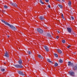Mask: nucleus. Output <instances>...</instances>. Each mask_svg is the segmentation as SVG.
Instances as JSON below:
<instances>
[{"mask_svg": "<svg viewBox=\"0 0 77 77\" xmlns=\"http://www.w3.org/2000/svg\"><path fill=\"white\" fill-rule=\"evenodd\" d=\"M71 18H72V20H74V17H71Z\"/></svg>", "mask_w": 77, "mask_h": 77, "instance_id": "obj_33", "label": "nucleus"}, {"mask_svg": "<svg viewBox=\"0 0 77 77\" xmlns=\"http://www.w3.org/2000/svg\"><path fill=\"white\" fill-rule=\"evenodd\" d=\"M39 18L41 21H42V20H44V17H43L40 16Z\"/></svg>", "mask_w": 77, "mask_h": 77, "instance_id": "obj_11", "label": "nucleus"}, {"mask_svg": "<svg viewBox=\"0 0 77 77\" xmlns=\"http://www.w3.org/2000/svg\"><path fill=\"white\" fill-rule=\"evenodd\" d=\"M4 64H6V63H4Z\"/></svg>", "mask_w": 77, "mask_h": 77, "instance_id": "obj_39", "label": "nucleus"}, {"mask_svg": "<svg viewBox=\"0 0 77 77\" xmlns=\"http://www.w3.org/2000/svg\"><path fill=\"white\" fill-rule=\"evenodd\" d=\"M12 6H14V7H17V5L16 4V3H13L12 4Z\"/></svg>", "mask_w": 77, "mask_h": 77, "instance_id": "obj_13", "label": "nucleus"}, {"mask_svg": "<svg viewBox=\"0 0 77 77\" xmlns=\"http://www.w3.org/2000/svg\"><path fill=\"white\" fill-rule=\"evenodd\" d=\"M68 65L69 66L71 65V66H73V63H71V62L69 61L68 62Z\"/></svg>", "mask_w": 77, "mask_h": 77, "instance_id": "obj_7", "label": "nucleus"}, {"mask_svg": "<svg viewBox=\"0 0 77 77\" xmlns=\"http://www.w3.org/2000/svg\"><path fill=\"white\" fill-rule=\"evenodd\" d=\"M4 7L6 9H7V8H8V6L6 5H4Z\"/></svg>", "mask_w": 77, "mask_h": 77, "instance_id": "obj_29", "label": "nucleus"}, {"mask_svg": "<svg viewBox=\"0 0 77 77\" xmlns=\"http://www.w3.org/2000/svg\"><path fill=\"white\" fill-rule=\"evenodd\" d=\"M69 74L71 76H73V77H75V73L73 72L70 71L69 72Z\"/></svg>", "mask_w": 77, "mask_h": 77, "instance_id": "obj_2", "label": "nucleus"}, {"mask_svg": "<svg viewBox=\"0 0 77 77\" xmlns=\"http://www.w3.org/2000/svg\"><path fill=\"white\" fill-rule=\"evenodd\" d=\"M73 69L74 71H76L77 69V65H75L73 66Z\"/></svg>", "mask_w": 77, "mask_h": 77, "instance_id": "obj_5", "label": "nucleus"}, {"mask_svg": "<svg viewBox=\"0 0 77 77\" xmlns=\"http://www.w3.org/2000/svg\"><path fill=\"white\" fill-rule=\"evenodd\" d=\"M72 35H75V36H76V34H75V33H74V32H73L72 33Z\"/></svg>", "mask_w": 77, "mask_h": 77, "instance_id": "obj_28", "label": "nucleus"}, {"mask_svg": "<svg viewBox=\"0 0 77 77\" xmlns=\"http://www.w3.org/2000/svg\"><path fill=\"white\" fill-rule=\"evenodd\" d=\"M2 20V23H4V24H5V25H7V26H8V25L9 24L8 23L6 22V21H5L4 20Z\"/></svg>", "mask_w": 77, "mask_h": 77, "instance_id": "obj_6", "label": "nucleus"}, {"mask_svg": "<svg viewBox=\"0 0 77 77\" xmlns=\"http://www.w3.org/2000/svg\"><path fill=\"white\" fill-rule=\"evenodd\" d=\"M1 70L2 71H5V69H1Z\"/></svg>", "mask_w": 77, "mask_h": 77, "instance_id": "obj_27", "label": "nucleus"}, {"mask_svg": "<svg viewBox=\"0 0 77 77\" xmlns=\"http://www.w3.org/2000/svg\"><path fill=\"white\" fill-rule=\"evenodd\" d=\"M14 66L15 67H16V68H23V66L22 65H20L18 64H16V65H14Z\"/></svg>", "mask_w": 77, "mask_h": 77, "instance_id": "obj_3", "label": "nucleus"}, {"mask_svg": "<svg viewBox=\"0 0 77 77\" xmlns=\"http://www.w3.org/2000/svg\"><path fill=\"white\" fill-rule=\"evenodd\" d=\"M47 61H48V62H50V63H52V62H51V61L50 60V59H48L47 60Z\"/></svg>", "mask_w": 77, "mask_h": 77, "instance_id": "obj_21", "label": "nucleus"}, {"mask_svg": "<svg viewBox=\"0 0 77 77\" xmlns=\"http://www.w3.org/2000/svg\"><path fill=\"white\" fill-rule=\"evenodd\" d=\"M59 36H57V37H56V38H57V39H59Z\"/></svg>", "mask_w": 77, "mask_h": 77, "instance_id": "obj_35", "label": "nucleus"}, {"mask_svg": "<svg viewBox=\"0 0 77 77\" xmlns=\"http://www.w3.org/2000/svg\"><path fill=\"white\" fill-rule=\"evenodd\" d=\"M44 47L47 51H48V48L47 46H44Z\"/></svg>", "mask_w": 77, "mask_h": 77, "instance_id": "obj_12", "label": "nucleus"}, {"mask_svg": "<svg viewBox=\"0 0 77 77\" xmlns=\"http://www.w3.org/2000/svg\"><path fill=\"white\" fill-rule=\"evenodd\" d=\"M48 7L49 8H51V7H50V5H48Z\"/></svg>", "mask_w": 77, "mask_h": 77, "instance_id": "obj_34", "label": "nucleus"}, {"mask_svg": "<svg viewBox=\"0 0 77 77\" xmlns=\"http://www.w3.org/2000/svg\"><path fill=\"white\" fill-rule=\"evenodd\" d=\"M58 66V64L57 63H56L54 64V66Z\"/></svg>", "mask_w": 77, "mask_h": 77, "instance_id": "obj_24", "label": "nucleus"}, {"mask_svg": "<svg viewBox=\"0 0 77 77\" xmlns=\"http://www.w3.org/2000/svg\"><path fill=\"white\" fill-rule=\"evenodd\" d=\"M38 58H39V59H43V57H42L41 55L39 54L38 55Z\"/></svg>", "mask_w": 77, "mask_h": 77, "instance_id": "obj_14", "label": "nucleus"}, {"mask_svg": "<svg viewBox=\"0 0 77 77\" xmlns=\"http://www.w3.org/2000/svg\"><path fill=\"white\" fill-rule=\"evenodd\" d=\"M57 50L58 53H60V54L62 53V51H61L60 49H58Z\"/></svg>", "mask_w": 77, "mask_h": 77, "instance_id": "obj_17", "label": "nucleus"}, {"mask_svg": "<svg viewBox=\"0 0 77 77\" xmlns=\"http://www.w3.org/2000/svg\"><path fill=\"white\" fill-rule=\"evenodd\" d=\"M18 73H19V74H20V75H25L24 74H23V72H22V71H19L18 72Z\"/></svg>", "mask_w": 77, "mask_h": 77, "instance_id": "obj_8", "label": "nucleus"}, {"mask_svg": "<svg viewBox=\"0 0 77 77\" xmlns=\"http://www.w3.org/2000/svg\"><path fill=\"white\" fill-rule=\"evenodd\" d=\"M8 26H9V27H10L12 30H14L15 31L17 30V28L12 25H10L9 24Z\"/></svg>", "mask_w": 77, "mask_h": 77, "instance_id": "obj_1", "label": "nucleus"}, {"mask_svg": "<svg viewBox=\"0 0 77 77\" xmlns=\"http://www.w3.org/2000/svg\"><path fill=\"white\" fill-rule=\"evenodd\" d=\"M7 36L8 38H9V35H7Z\"/></svg>", "mask_w": 77, "mask_h": 77, "instance_id": "obj_36", "label": "nucleus"}, {"mask_svg": "<svg viewBox=\"0 0 77 77\" xmlns=\"http://www.w3.org/2000/svg\"><path fill=\"white\" fill-rule=\"evenodd\" d=\"M59 62L60 63H62V62H63V60H62L61 59H60L59 60Z\"/></svg>", "mask_w": 77, "mask_h": 77, "instance_id": "obj_22", "label": "nucleus"}, {"mask_svg": "<svg viewBox=\"0 0 77 77\" xmlns=\"http://www.w3.org/2000/svg\"><path fill=\"white\" fill-rule=\"evenodd\" d=\"M46 2H48L49 0H45Z\"/></svg>", "mask_w": 77, "mask_h": 77, "instance_id": "obj_32", "label": "nucleus"}, {"mask_svg": "<svg viewBox=\"0 0 77 77\" xmlns=\"http://www.w3.org/2000/svg\"><path fill=\"white\" fill-rule=\"evenodd\" d=\"M70 47H71V46L69 45L67 46V48H70Z\"/></svg>", "mask_w": 77, "mask_h": 77, "instance_id": "obj_31", "label": "nucleus"}, {"mask_svg": "<svg viewBox=\"0 0 77 77\" xmlns=\"http://www.w3.org/2000/svg\"><path fill=\"white\" fill-rule=\"evenodd\" d=\"M57 1H59V2H60V0H57Z\"/></svg>", "mask_w": 77, "mask_h": 77, "instance_id": "obj_37", "label": "nucleus"}, {"mask_svg": "<svg viewBox=\"0 0 77 77\" xmlns=\"http://www.w3.org/2000/svg\"><path fill=\"white\" fill-rule=\"evenodd\" d=\"M61 17L63 19H64V16H63V14H61Z\"/></svg>", "mask_w": 77, "mask_h": 77, "instance_id": "obj_25", "label": "nucleus"}, {"mask_svg": "<svg viewBox=\"0 0 77 77\" xmlns=\"http://www.w3.org/2000/svg\"><path fill=\"white\" fill-rule=\"evenodd\" d=\"M54 55L55 57H58V55L56 54H54Z\"/></svg>", "mask_w": 77, "mask_h": 77, "instance_id": "obj_23", "label": "nucleus"}, {"mask_svg": "<svg viewBox=\"0 0 77 77\" xmlns=\"http://www.w3.org/2000/svg\"><path fill=\"white\" fill-rule=\"evenodd\" d=\"M27 53H28V54L30 55L31 54V53H32V52L30 51H28Z\"/></svg>", "mask_w": 77, "mask_h": 77, "instance_id": "obj_20", "label": "nucleus"}, {"mask_svg": "<svg viewBox=\"0 0 77 77\" xmlns=\"http://www.w3.org/2000/svg\"><path fill=\"white\" fill-rule=\"evenodd\" d=\"M18 63L20 64V65H22V63L23 62L22 61V60L20 59L18 61Z\"/></svg>", "mask_w": 77, "mask_h": 77, "instance_id": "obj_10", "label": "nucleus"}, {"mask_svg": "<svg viewBox=\"0 0 77 77\" xmlns=\"http://www.w3.org/2000/svg\"><path fill=\"white\" fill-rule=\"evenodd\" d=\"M47 36H48V37H50V38H51V35L49 33H48L47 34Z\"/></svg>", "mask_w": 77, "mask_h": 77, "instance_id": "obj_16", "label": "nucleus"}, {"mask_svg": "<svg viewBox=\"0 0 77 77\" xmlns=\"http://www.w3.org/2000/svg\"><path fill=\"white\" fill-rule=\"evenodd\" d=\"M40 0V2L42 3V4H44V2H42V0Z\"/></svg>", "mask_w": 77, "mask_h": 77, "instance_id": "obj_26", "label": "nucleus"}, {"mask_svg": "<svg viewBox=\"0 0 77 77\" xmlns=\"http://www.w3.org/2000/svg\"><path fill=\"white\" fill-rule=\"evenodd\" d=\"M57 32H58V33H60V32H59V31H57Z\"/></svg>", "mask_w": 77, "mask_h": 77, "instance_id": "obj_38", "label": "nucleus"}, {"mask_svg": "<svg viewBox=\"0 0 77 77\" xmlns=\"http://www.w3.org/2000/svg\"><path fill=\"white\" fill-rule=\"evenodd\" d=\"M58 6L60 7V8H61V9H62V8H63V7L62 6V5H58Z\"/></svg>", "mask_w": 77, "mask_h": 77, "instance_id": "obj_19", "label": "nucleus"}, {"mask_svg": "<svg viewBox=\"0 0 77 77\" xmlns=\"http://www.w3.org/2000/svg\"><path fill=\"white\" fill-rule=\"evenodd\" d=\"M62 42L63 43H65V40H63L62 41Z\"/></svg>", "mask_w": 77, "mask_h": 77, "instance_id": "obj_30", "label": "nucleus"}, {"mask_svg": "<svg viewBox=\"0 0 77 77\" xmlns=\"http://www.w3.org/2000/svg\"><path fill=\"white\" fill-rule=\"evenodd\" d=\"M62 0V1H63V0Z\"/></svg>", "mask_w": 77, "mask_h": 77, "instance_id": "obj_40", "label": "nucleus"}, {"mask_svg": "<svg viewBox=\"0 0 77 77\" xmlns=\"http://www.w3.org/2000/svg\"><path fill=\"white\" fill-rule=\"evenodd\" d=\"M4 56H5L7 57H9V54H8V52L7 51H6V52L4 54Z\"/></svg>", "mask_w": 77, "mask_h": 77, "instance_id": "obj_9", "label": "nucleus"}, {"mask_svg": "<svg viewBox=\"0 0 77 77\" xmlns=\"http://www.w3.org/2000/svg\"><path fill=\"white\" fill-rule=\"evenodd\" d=\"M0 11H1V10H0Z\"/></svg>", "mask_w": 77, "mask_h": 77, "instance_id": "obj_41", "label": "nucleus"}, {"mask_svg": "<svg viewBox=\"0 0 77 77\" xmlns=\"http://www.w3.org/2000/svg\"><path fill=\"white\" fill-rule=\"evenodd\" d=\"M67 29L68 32H69V33H71V29L70 28H67Z\"/></svg>", "mask_w": 77, "mask_h": 77, "instance_id": "obj_15", "label": "nucleus"}, {"mask_svg": "<svg viewBox=\"0 0 77 77\" xmlns=\"http://www.w3.org/2000/svg\"><path fill=\"white\" fill-rule=\"evenodd\" d=\"M68 5L70 6L71 5V1H69V3H68Z\"/></svg>", "mask_w": 77, "mask_h": 77, "instance_id": "obj_18", "label": "nucleus"}, {"mask_svg": "<svg viewBox=\"0 0 77 77\" xmlns=\"http://www.w3.org/2000/svg\"><path fill=\"white\" fill-rule=\"evenodd\" d=\"M37 30L40 33H43V30H42V29L40 28L37 29Z\"/></svg>", "mask_w": 77, "mask_h": 77, "instance_id": "obj_4", "label": "nucleus"}]
</instances>
